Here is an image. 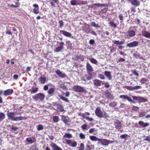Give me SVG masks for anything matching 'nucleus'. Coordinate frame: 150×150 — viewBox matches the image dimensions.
<instances>
[{
    "mask_svg": "<svg viewBox=\"0 0 150 150\" xmlns=\"http://www.w3.org/2000/svg\"><path fill=\"white\" fill-rule=\"evenodd\" d=\"M7 116L8 118L12 121H19L26 119L25 117H22L21 116L15 117V113L13 112H9L8 111L7 114Z\"/></svg>",
    "mask_w": 150,
    "mask_h": 150,
    "instance_id": "obj_1",
    "label": "nucleus"
},
{
    "mask_svg": "<svg viewBox=\"0 0 150 150\" xmlns=\"http://www.w3.org/2000/svg\"><path fill=\"white\" fill-rule=\"evenodd\" d=\"M45 98V95L42 93H39L35 95L33 97V99L35 101H42Z\"/></svg>",
    "mask_w": 150,
    "mask_h": 150,
    "instance_id": "obj_2",
    "label": "nucleus"
},
{
    "mask_svg": "<svg viewBox=\"0 0 150 150\" xmlns=\"http://www.w3.org/2000/svg\"><path fill=\"white\" fill-rule=\"evenodd\" d=\"M72 88L74 91L78 93H82L86 92L85 89L83 87L78 85L74 86Z\"/></svg>",
    "mask_w": 150,
    "mask_h": 150,
    "instance_id": "obj_3",
    "label": "nucleus"
},
{
    "mask_svg": "<svg viewBox=\"0 0 150 150\" xmlns=\"http://www.w3.org/2000/svg\"><path fill=\"white\" fill-rule=\"evenodd\" d=\"M139 43L138 41H135L127 43L126 45V47L129 48L134 47L137 46Z\"/></svg>",
    "mask_w": 150,
    "mask_h": 150,
    "instance_id": "obj_4",
    "label": "nucleus"
},
{
    "mask_svg": "<svg viewBox=\"0 0 150 150\" xmlns=\"http://www.w3.org/2000/svg\"><path fill=\"white\" fill-rule=\"evenodd\" d=\"M126 36L127 38L134 37L136 35L135 32L134 30H129L125 33Z\"/></svg>",
    "mask_w": 150,
    "mask_h": 150,
    "instance_id": "obj_5",
    "label": "nucleus"
},
{
    "mask_svg": "<svg viewBox=\"0 0 150 150\" xmlns=\"http://www.w3.org/2000/svg\"><path fill=\"white\" fill-rule=\"evenodd\" d=\"M95 113L96 115L99 117H103V114L101 108L99 107H97L95 110Z\"/></svg>",
    "mask_w": 150,
    "mask_h": 150,
    "instance_id": "obj_6",
    "label": "nucleus"
},
{
    "mask_svg": "<svg viewBox=\"0 0 150 150\" xmlns=\"http://www.w3.org/2000/svg\"><path fill=\"white\" fill-rule=\"evenodd\" d=\"M65 142L66 144L68 145L69 146L72 147H75L77 145V143L76 142H72L71 140L67 139H66L65 140Z\"/></svg>",
    "mask_w": 150,
    "mask_h": 150,
    "instance_id": "obj_7",
    "label": "nucleus"
},
{
    "mask_svg": "<svg viewBox=\"0 0 150 150\" xmlns=\"http://www.w3.org/2000/svg\"><path fill=\"white\" fill-rule=\"evenodd\" d=\"M55 72L59 77L60 78H65L67 77V76L64 73H62L59 69H57Z\"/></svg>",
    "mask_w": 150,
    "mask_h": 150,
    "instance_id": "obj_8",
    "label": "nucleus"
},
{
    "mask_svg": "<svg viewBox=\"0 0 150 150\" xmlns=\"http://www.w3.org/2000/svg\"><path fill=\"white\" fill-rule=\"evenodd\" d=\"M105 93V97L108 99L112 100L113 99L114 97L111 94L109 91L108 90H106Z\"/></svg>",
    "mask_w": 150,
    "mask_h": 150,
    "instance_id": "obj_9",
    "label": "nucleus"
},
{
    "mask_svg": "<svg viewBox=\"0 0 150 150\" xmlns=\"http://www.w3.org/2000/svg\"><path fill=\"white\" fill-rule=\"evenodd\" d=\"M109 141L105 139H100L98 143L101 144L103 146H108Z\"/></svg>",
    "mask_w": 150,
    "mask_h": 150,
    "instance_id": "obj_10",
    "label": "nucleus"
},
{
    "mask_svg": "<svg viewBox=\"0 0 150 150\" xmlns=\"http://www.w3.org/2000/svg\"><path fill=\"white\" fill-rule=\"evenodd\" d=\"M114 124L115 127V128L116 129L119 130L121 129L122 127V126L121 124V122L119 120H115L114 121Z\"/></svg>",
    "mask_w": 150,
    "mask_h": 150,
    "instance_id": "obj_11",
    "label": "nucleus"
},
{
    "mask_svg": "<svg viewBox=\"0 0 150 150\" xmlns=\"http://www.w3.org/2000/svg\"><path fill=\"white\" fill-rule=\"evenodd\" d=\"M33 12L35 14H38L39 13V7L38 5L36 4H34L33 5Z\"/></svg>",
    "mask_w": 150,
    "mask_h": 150,
    "instance_id": "obj_12",
    "label": "nucleus"
},
{
    "mask_svg": "<svg viewBox=\"0 0 150 150\" xmlns=\"http://www.w3.org/2000/svg\"><path fill=\"white\" fill-rule=\"evenodd\" d=\"M94 84L97 86H100L104 84V82L102 81H101L96 79L93 81Z\"/></svg>",
    "mask_w": 150,
    "mask_h": 150,
    "instance_id": "obj_13",
    "label": "nucleus"
},
{
    "mask_svg": "<svg viewBox=\"0 0 150 150\" xmlns=\"http://www.w3.org/2000/svg\"><path fill=\"white\" fill-rule=\"evenodd\" d=\"M50 145L53 150H62L61 148L54 143H51Z\"/></svg>",
    "mask_w": 150,
    "mask_h": 150,
    "instance_id": "obj_14",
    "label": "nucleus"
},
{
    "mask_svg": "<svg viewBox=\"0 0 150 150\" xmlns=\"http://www.w3.org/2000/svg\"><path fill=\"white\" fill-rule=\"evenodd\" d=\"M86 68L87 72H92L93 71V68L91 64L87 62L86 64Z\"/></svg>",
    "mask_w": 150,
    "mask_h": 150,
    "instance_id": "obj_15",
    "label": "nucleus"
},
{
    "mask_svg": "<svg viewBox=\"0 0 150 150\" xmlns=\"http://www.w3.org/2000/svg\"><path fill=\"white\" fill-rule=\"evenodd\" d=\"M60 32L61 33L63 34L65 36L70 38L71 37L72 38H73V37H71L72 34L70 33L63 30H60Z\"/></svg>",
    "mask_w": 150,
    "mask_h": 150,
    "instance_id": "obj_16",
    "label": "nucleus"
},
{
    "mask_svg": "<svg viewBox=\"0 0 150 150\" xmlns=\"http://www.w3.org/2000/svg\"><path fill=\"white\" fill-rule=\"evenodd\" d=\"M141 32L142 35L144 37L147 38H150V33L145 30H143Z\"/></svg>",
    "mask_w": 150,
    "mask_h": 150,
    "instance_id": "obj_17",
    "label": "nucleus"
},
{
    "mask_svg": "<svg viewBox=\"0 0 150 150\" xmlns=\"http://www.w3.org/2000/svg\"><path fill=\"white\" fill-rule=\"evenodd\" d=\"M131 4L134 6H138L140 5V1L138 0H132Z\"/></svg>",
    "mask_w": 150,
    "mask_h": 150,
    "instance_id": "obj_18",
    "label": "nucleus"
},
{
    "mask_svg": "<svg viewBox=\"0 0 150 150\" xmlns=\"http://www.w3.org/2000/svg\"><path fill=\"white\" fill-rule=\"evenodd\" d=\"M13 91L12 89H8L4 91V94L5 96L9 95H11L13 93Z\"/></svg>",
    "mask_w": 150,
    "mask_h": 150,
    "instance_id": "obj_19",
    "label": "nucleus"
},
{
    "mask_svg": "<svg viewBox=\"0 0 150 150\" xmlns=\"http://www.w3.org/2000/svg\"><path fill=\"white\" fill-rule=\"evenodd\" d=\"M138 124L143 127H145L149 125V123L147 122L145 123L143 121H139Z\"/></svg>",
    "mask_w": 150,
    "mask_h": 150,
    "instance_id": "obj_20",
    "label": "nucleus"
},
{
    "mask_svg": "<svg viewBox=\"0 0 150 150\" xmlns=\"http://www.w3.org/2000/svg\"><path fill=\"white\" fill-rule=\"evenodd\" d=\"M105 75L108 79L109 80H111L112 78V76L111 75L110 72L105 71L104 72Z\"/></svg>",
    "mask_w": 150,
    "mask_h": 150,
    "instance_id": "obj_21",
    "label": "nucleus"
},
{
    "mask_svg": "<svg viewBox=\"0 0 150 150\" xmlns=\"http://www.w3.org/2000/svg\"><path fill=\"white\" fill-rule=\"evenodd\" d=\"M62 121L66 124L69 121V118L68 117L64 116H62Z\"/></svg>",
    "mask_w": 150,
    "mask_h": 150,
    "instance_id": "obj_22",
    "label": "nucleus"
},
{
    "mask_svg": "<svg viewBox=\"0 0 150 150\" xmlns=\"http://www.w3.org/2000/svg\"><path fill=\"white\" fill-rule=\"evenodd\" d=\"M105 6V4H94L92 5L91 7L92 8L96 7H100L101 6Z\"/></svg>",
    "mask_w": 150,
    "mask_h": 150,
    "instance_id": "obj_23",
    "label": "nucleus"
},
{
    "mask_svg": "<svg viewBox=\"0 0 150 150\" xmlns=\"http://www.w3.org/2000/svg\"><path fill=\"white\" fill-rule=\"evenodd\" d=\"M35 139L34 137H28L26 139V141L29 144H31L34 142Z\"/></svg>",
    "mask_w": 150,
    "mask_h": 150,
    "instance_id": "obj_24",
    "label": "nucleus"
},
{
    "mask_svg": "<svg viewBox=\"0 0 150 150\" xmlns=\"http://www.w3.org/2000/svg\"><path fill=\"white\" fill-rule=\"evenodd\" d=\"M46 80V78L45 77H41L38 79V81L39 82L42 84L44 83Z\"/></svg>",
    "mask_w": 150,
    "mask_h": 150,
    "instance_id": "obj_25",
    "label": "nucleus"
},
{
    "mask_svg": "<svg viewBox=\"0 0 150 150\" xmlns=\"http://www.w3.org/2000/svg\"><path fill=\"white\" fill-rule=\"evenodd\" d=\"M56 108L61 112H63L64 111L63 107L60 104H58L56 105Z\"/></svg>",
    "mask_w": 150,
    "mask_h": 150,
    "instance_id": "obj_26",
    "label": "nucleus"
},
{
    "mask_svg": "<svg viewBox=\"0 0 150 150\" xmlns=\"http://www.w3.org/2000/svg\"><path fill=\"white\" fill-rule=\"evenodd\" d=\"M79 0H71L70 1L71 4L73 6H76L79 3Z\"/></svg>",
    "mask_w": 150,
    "mask_h": 150,
    "instance_id": "obj_27",
    "label": "nucleus"
},
{
    "mask_svg": "<svg viewBox=\"0 0 150 150\" xmlns=\"http://www.w3.org/2000/svg\"><path fill=\"white\" fill-rule=\"evenodd\" d=\"M88 74L85 76V77L87 80H89L91 79L92 76V74L91 72H88Z\"/></svg>",
    "mask_w": 150,
    "mask_h": 150,
    "instance_id": "obj_28",
    "label": "nucleus"
},
{
    "mask_svg": "<svg viewBox=\"0 0 150 150\" xmlns=\"http://www.w3.org/2000/svg\"><path fill=\"white\" fill-rule=\"evenodd\" d=\"M89 138L90 139L93 141H98L99 142L100 139L97 138L96 137L94 136H90Z\"/></svg>",
    "mask_w": 150,
    "mask_h": 150,
    "instance_id": "obj_29",
    "label": "nucleus"
},
{
    "mask_svg": "<svg viewBox=\"0 0 150 150\" xmlns=\"http://www.w3.org/2000/svg\"><path fill=\"white\" fill-rule=\"evenodd\" d=\"M114 44L116 45H121L123 44L124 42L122 41H120L119 40H115L113 41Z\"/></svg>",
    "mask_w": 150,
    "mask_h": 150,
    "instance_id": "obj_30",
    "label": "nucleus"
},
{
    "mask_svg": "<svg viewBox=\"0 0 150 150\" xmlns=\"http://www.w3.org/2000/svg\"><path fill=\"white\" fill-rule=\"evenodd\" d=\"M132 97L133 99L134 100L140 99L142 100V101L143 102H144L145 100V99H144L143 98L141 97H138L136 96H133Z\"/></svg>",
    "mask_w": 150,
    "mask_h": 150,
    "instance_id": "obj_31",
    "label": "nucleus"
},
{
    "mask_svg": "<svg viewBox=\"0 0 150 150\" xmlns=\"http://www.w3.org/2000/svg\"><path fill=\"white\" fill-rule=\"evenodd\" d=\"M91 25L96 28H100V26L98 24H96L94 22H92L90 23Z\"/></svg>",
    "mask_w": 150,
    "mask_h": 150,
    "instance_id": "obj_32",
    "label": "nucleus"
},
{
    "mask_svg": "<svg viewBox=\"0 0 150 150\" xmlns=\"http://www.w3.org/2000/svg\"><path fill=\"white\" fill-rule=\"evenodd\" d=\"M5 117V114L2 112H0V122L3 120Z\"/></svg>",
    "mask_w": 150,
    "mask_h": 150,
    "instance_id": "obj_33",
    "label": "nucleus"
},
{
    "mask_svg": "<svg viewBox=\"0 0 150 150\" xmlns=\"http://www.w3.org/2000/svg\"><path fill=\"white\" fill-rule=\"evenodd\" d=\"M55 88H50L48 91V93L51 96L53 95V93L54 91Z\"/></svg>",
    "mask_w": 150,
    "mask_h": 150,
    "instance_id": "obj_34",
    "label": "nucleus"
},
{
    "mask_svg": "<svg viewBox=\"0 0 150 150\" xmlns=\"http://www.w3.org/2000/svg\"><path fill=\"white\" fill-rule=\"evenodd\" d=\"M20 5V3L19 2H18L16 3V5H13V4L10 5V7L13 8H16L18 7Z\"/></svg>",
    "mask_w": 150,
    "mask_h": 150,
    "instance_id": "obj_35",
    "label": "nucleus"
},
{
    "mask_svg": "<svg viewBox=\"0 0 150 150\" xmlns=\"http://www.w3.org/2000/svg\"><path fill=\"white\" fill-rule=\"evenodd\" d=\"M53 120L54 122L57 123L59 121V118L58 116H55L53 117Z\"/></svg>",
    "mask_w": 150,
    "mask_h": 150,
    "instance_id": "obj_36",
    "label": "nucleus"
},
{
    "mask_svg": "<svg viewBox=\"0 0 150 150\" xmlns=\"http://www.w3.org/2000/svg\"><path fill=\"white\" fill-rule=\"evenodd\" d=\"M64 137L65 138L70 139L71 138L72 136V135L70 134L67 133L64 135Z\"/></svg>",
    "mask_w": 150,
    "mask_h": 150,
    "instance_id": "obj_37",
    "label": "nucleus"
},
{
    "mask_svg": "<svg viewBox=\"0 0 150 150\" xmlns=\"http://www.w3.org/2000/svg\"><path fill=\"white\" fill-rule=\"evenodd\" d=\"M37 129L38 131L42 130L43 129V127L41 124L37 126Z\"/></svg>",
    "mask_w": 150,
    "mask_h": 150,
    "instance_id": "obj_38",
    "label": "nucleus"
},
{
    "mask_svg": "<svg viewBox=\"0 0 150 150\" xmlns=\"http://www.w3.org/2000/svg\"><path fill=\"white\" fill-rule=\"evenodd\" d=\"M59 97L61 99L63 100H64L67 102H69V100L67 98L63 96H62L60 95L59 96Z\"/></svg>",
    "mask_w": 150,
    "mask_h": 150,
    "instance_id": "obj_39",
    "label": "nucleus"
},
{
    "mask_svg": "<svg viewBox=\"0 0 150 150\" xmlns=\"http://www.w3.org/2000/svg\"><path fill=\"white\" fill-rule=\"evenodd\" d=\"M83 117L84 119H85L89 121H91L93 120V119L92 118H90L86 116L83 115Z\"/></svg>",
    "mask_w": 150,
    "mask_h": 150,
    "instance_id": "obj_40",
    "label": "nucleus"
},
{
    "mask_svg": "<svg viewBox=\"0 0 150 150\" xmlns=\"http://www.w3.org/2000/svg\"><path fill=\"white\" fill-rule=\"evenodd\" d=\"M90 61L92 63L96 64L97 63V61L95 59L93 58H91L90 59Z\"/></svg>",
    "mask_w": 150,
    "mask_h": 150,
    "instance_id": "obj_41",
    "label": "nucleus"
},
{
    "mask_svg": "<svg viewBox=\"0 0 150 150\" xmlns=\"http://www.w3.org/2000/svg\"><path fill=\"white\" fill-rule=\"evenodd\" d=\"M63 50V49L58 46L54 49V51L56 52H59Z\"/></svg>",
    "mask_w": 150,
    "mask_h": 150,
    "instance_id": "obj_42",
    "label": "nucleus"
},
{
    "mask_svg": "<svg viewBox=\"0 0 150 150\" xmlns=\"http://www.w3.org/2000/svg\"><path fill=\"white\" fill-rule=\"evenodd\" d=\"M38 88H33L31 91V94L35 93L38 91Z\"/></svg>",
    "mask_w": 150,
    "mask_h": 150,
    "instance_id": "obj_43",
    "label": "nucleus"
},
{
    "mask_svg": "<svg viewBox=\"0 0 150 150\" xmlns=\"http://www.w3.org/2000/svg\"><path fill=\"white\" fill-rule=\"evenodd\" d=\"M109 24L111 27H113L114 28H116L117 27L116 25L112 21H111Z\"/></svg>",
    "mask_w": 150,
    "mask_h": 150,
    "instance_id": "obj_44",
    "label": "nucleus"
},
{
    "mask_svg": "<svg viewBox=\"0 0 150 150\" xmlns=\"http://www.w3.org/2000/svg\"><path fill=\"white\" fill-rule=\"evenodd\" d=\"M79 137L80 138L82 139H84L85 138V135L82 133L80 134Z\"/></svg>",
    "mask_w": 150,
    "mask_h": 150,
    "instance_id": "obj_45",
    "label": "nucleus"
},
{
    "mask_svg": "<svg viewBox=\"0 0 150 150\" xmlns=\"http://www.w3.org/2000/svg\"><path fill=\"white\" fill-rule=\"evenodd\" d=\"M147 81V80L145 78H142L140 82L142 83H145Z\"/></svg>",
    "mask_w": 150,
    "mask_h": 150,
    "instance_id": "obj_46",
    "label": "nucleus"
},
{
    "mask_svg": "<svg viewBox=\"0 0 150 150\" xmlns=\"http://www.w3.org/2000/svg\"><path fill=\"white\" fill-rule=\"evenodd\" d=\"M133 56L137 59L140 57V54L137 52L133 54Z\"/></svg>",
    "mask_w": 150,
    "mask_h": 150,
    "instance_id": "obj_47",
    "label": "nucleus"
},
{
    "mask_svg": "<svg viewBox=\"0 0 150 150\" xmlns=\"http://www.w3.org/2000/svg\"><path fill=\"white\" fill-rule=\"evenodd\" d=\"M59 47H61L62 49L64 50V42H59Z\"/></svg>",
    "mask_w": 150,
    "mask_h": 150,
    "instance_id": "obj_48",
    "label": "nucleus"
},
{
    "mask_svg": "<svg viewBox=\"0 0 150 150\" xmlns=\"http://www.w3.org/2000/svg\"><path fill=\"white\" fill-rule=\"evenodd\" d=\"M126 88L129 91H132L134 90V86H127Z\"/></svg>",
    "mask_w": 150,
    "mask_h": 150,
    "instance_id": "obj_49",
    "label": "nucleus"
},
{
    "mask_svg": "<svg viewBox=\"0 0 150 150\" xmlns=\"http://www.w3.org/2000/svg\"><path fill=\"white\" fill-rule=\"evenodd\" d=\"M88 125H87L86 124H84L82 125L81 127L82 129L84 130L86 129H87Z\"/></svg>",
    "mask_w": 150,
    "mask_h": 150,
    "instance_id": "obj_50",
    "label": "nucleus"
},
{
    "mask_svg": "<svg viewBox=\"0 0 150 150\" xmlns=\"http://www.w3.org/2000/svg\"><path fill=\"white\" fill-rule=\"evenodd\" d=\"M84 146L83 144L81 143L79 150H83L84 149Z\"/></svg>",
    "mask_w": 150,
    "mask_h": 150,
    "instance_id": "obj_51",
    "label": "nucleus"
},
{
    "mask_svg": "<svg viewBox=\"0 0 150 150\" xmlns=\"http://www.w3.org/2000/svg\"><path fill=\"white\" fill-rule=\"evenodd\" d=\"M127 134H123L121 135L120 136V137L122 139H125L127 137Z\"/></svg>",
    "mask_w": 150,
    "mask_h": 150,
    "instance_id": "obj_52",
    "label": "nucleus"
},
{
    "mask_svg": "<svg viewBox=\"0 0 150 150\" xmlns=\"http://www.w3.org/2000/svg\"><path fill=\"white\" fill-rule=\"evenodd\" d=\"M98 77L101 79L103 80L105 78L104 75L103 74H100L98 76Z\"/></svg>",
    "mask_w": 150,
    "mask_h": 150,
    "instance_id": "obj_53",
    "label": "nucleus"
},
{
    "mask_svg": "<svg viewBox=\"0 0 150 150\" xmlns=\"http://www.w3.org/2000/svg\"><path fill=\"white\" fill-rule=\"evenodd\" d=\"M60 28H62L64 25V22L62 21H60L59 22Z\"/></svg>",
    "mask_w": 150,
    "mask_h": 150,
    "instance_id": "obj_54",
    "label": "nucleus"
},
{
    "mask_svg": "<svg viewBox=\"0 0 150 150\" xmlns=\"http://www.w3.org/2000/svg\"><path fill=\"white\" fill-rule=\"evenodd\" d=\"M17 129L18 128L17 127H13V126H12L11 128V129L12 131H16L17 130Z\"/></svg>",
    "mask_w": 150,
    "mask_h": 150,
    "instance_id": "obj_55",
    "label": "nucleus"
},
{
    "mask_svg": "<svg viewBox=\"0 0 150 150\" xmlns=\"http://www.w3.org/2000/svg\"><path fill=\"white\" fill-rule=\"evenodd\" d=\"M60 86L63 89L65 90L67 88V87L64 84H61Z\"/></svg>",
    "mask_w": 150,
    "mask_h": 150,
    "instance_id": "obj_56",
    "label": "nucleus"
},
{
    "mask_svg": "<svg viewBox=\"0 0 150 150\" xmlns=\"http://www.w3.org/2000/svg\"><path fill=\"white\" fill-rule=\"evenodd\" d=\"M125 61V59L120 57L118 60V62H122Z\"/></svg>",
    "mask_w": 150,
    "mask_h": 150,
    "instance_id": "obj_57",
    "label": "nucleus"
},
{
    "mask_svg": "<svg viewBox=\"0 0 150 150\" xmlns=\"http://www.w3.org/2000/svg\"><path fill=\"white\" fill-rule=\"evenodd\" d=\"M133 74L134 75L136 76H138L139 75L138 72L137 71L136 69L134 70Z\"/></svg>",
    "mask_w": 150,
    "mask_h": 150,
    "instance_id": "obj_58",
    "label": "nucleus"
},
{
    "mask_svg": "<svg viewBox=\"0 0 150 150\" xmlns=\"http://www.w3.org/2000/svg\"><path fill=\"white\" fill-rule=\"evenodd\" d=\"M95 128H92L89 131V132L90 133H93L94 132H95Z\"/></svg>",
    "mask_w": 150,
    "mask_h": 150,
    "instance_id": "obj_59",
    "label": "nucleus"
},
{
    "mask_svg": "<svg viewBox=\"0 0 150 150\" xmlns=\"http://www.w3.org/2000/svg\"><path fill=\"white\" fill-rule=\"evenodd\" d=\"M127 96L126 95H120L119 97L120 98L125 99Z\"/></svg>",
    "mask_w": 150,
    "mask_h": 150,
    "instance_id": "obj_60",
    "label": "nucleus"
},
{
    "mask_svg": "<svg viewBox=\"0 0 150 150\" xmlns=\"http://www.w3.org/2000/svg\"><path fill=\"white\" fill-rule=\"evenodd\" d=\"M134 90H137L141 88V87L140 86H134Z\"/></svg>",
    "mask_w": 150,
    "mask_h": 150,
    "instance_id": "obj_61",
    "label": "nucleus"
},
{
    "mask_svg": "<svg viewBox=\"0 0 150 150\" xmlns=\"http://www.w3.org/2000/svg\"><path fill=\"white\" fill-rule=\"evenodd\" d=\"M144 141H148L150 143V136H148L146 139H144Z\"/></svg>",
    "mask_w": 150,
    "mask_h": 150,
    "instance_id": "obj_62",
    "label": "nucleus"
},
{
    "mask_svg": "<svg viewBox=\"0 0 150 150\" xmlns=\"http://www.w3.org/2000/svg\"><path fill=\"white\" fill-rule=\"evenodd\" d=\"M138 109H139L138 107L135 106H133L132 110H135L136 111H137L138 110Z\"/></svg>",
    "mask_w": 150,
    "mask_h": 150,
    "instance_id": "obj_63",
    "label": "nucleus"
},
{
    "mask_svg": "<svg viewBox=\"0 0 150 150\" xmlns=\"http://www.w3.org/2000/svg\"><path fill=\"white\" fill-rule=\"evenodd\" d=\"M104 85H105V87L106 88H108L110 86V84H109V83L108 82H106V83H105Z\"/></svg>",
    "mask_w": 150,
    "mask_h": 150,
    "instance_id": "obj_64",
    "label": "nucleus"
}]
</instances>
